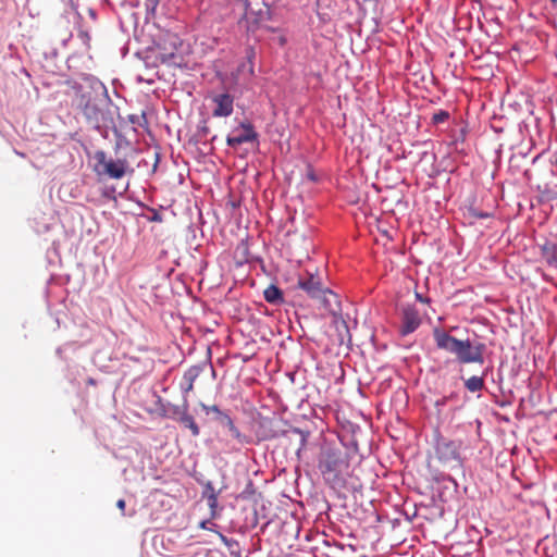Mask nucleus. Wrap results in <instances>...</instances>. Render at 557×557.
<instances>
[{
    "label": "nucleus",
    "mask_w": 557,
    "mask_h": 557,
    "mask_svg": "<svg viewBox=\"0 0 557 557\" xmlns=\"http://www.w3.org/2000/svg\"><path fill=\"white\" fill-rule=\"evenodd\" d=\"M433 336L436 347L454 355L459 363H484L485 344L481 342L472 343L468 338L465 341L458 339L440 329L434 330Z\"/></svg>",
    "instance_id": "obj_1"
},
{
    "label": "nucleus",
    "mask_w": 557,
    "mask_h": 557,
    "mask_svg": "<svg viewBox=\"0 0 557 557\" xmlns=\"http://www.w3.org/2000/svg\"><path fill=\"white\" fill-rule=\"evenodd\" d=\"M234 9L243 14L239 24L248 33L259 29L270 17V10L264 0H234Z\"/></svg>",
    "instance_id": "obj_2"
},
{
    "label": "nucleus",
    "mask_w": 557,
    "mask_h": 557,
    "mask_svg": "<svg viewBox=\"0 0 557 557\" xmlns=\"http://www.w3.org/2000/svg\"><path fill=\"white\" fill-rule=\"evenodd\" d=\"M94 158L96 160L95 172L99 176L120 180L125 174L134 172L126 159H113L102 150L96 151Z\"/></svg>",
    "instance_id": "obj_3"
},
{
    "label": "nucleus",
    "mask_w": 557,
    "mask_h": 557,
    "mask_svg": "<svg viewBox=\"0 0 557 557\" xmlns=\"http://www.w3.org/2000/svg\"><path fill=\"white\" fill-rule=\"evenodd\" d=\"M348 461L339 450L327 449L322 453L319 469L327 481H336L348 470Z\"/></svg>",
    "instance_id": "obj_4"
},
{
    "label": "nucleus",
    "mask_w": 557,
    "mask_h": 557,
    "mask_svg": "<svg viewBox=\"0 0 557 557\" xmlns=\"http://www.w3.org/2000/svg\"><path fill=\"white\" fill-rule=\"evenodd\" d=\"M101 100L89 99L83 109L87 122L96 129L108 128L112 123V117L108 108Z\"/></svg>",
    "instance_id": "obj_5"
},
{
    "label": "nucleus",
    "mask_w": 557,
    "mask_h": 557,
    "mask_svg": "<svg viewBox=\"0 0 557 557\" xmlns=\"http://www.w3.org/2000/svg\"><path fill=\"white\" fill-rule=\"evenodd\" d=\"M258 139V133L249 122H243L238 127L234 128L232 134L227 136L226 144L230 147H238L242 144L255 141Z\"/></svg>",
    "instance_id": "obj_6"
},
{
    "label": "nucleus",
    "mask_w": 557,
    "mask_h": 557,
    "mask_svg": "<svg viewBox=\"0 0 557 557\" xmlns=\"http://www.w3.org/2000/svg\"><path fill=\"white\" fill-rule=\"evenodd\" d=\"M461 447L460 441H450L446 438H441L436 443V455L441 461L444 463H449L453 461L459 462V450Z\"/></svg>",
    "instance_id": "obj_7"
},
{
    "label": "nucleus",
    "mask_w": 557,
    "mask_h": 557,
    "mask_svg": "<svg viewBox=\"0 0 557 557\" xmlns=\"http://www.w3.org/2000/svg\"><path fill=\"white\" fill-rule=\"evenodd\" d=\"M298 286L304 289L308 296L321 300L324 305L327 304L326 295H332L327 288H323L322 283L318 276L310 275L307 278H300Z\"/></svg>",
    "instance_id": "obj_8"
},
{
    "label": "nucleus",
    "mask_w": 557,
    "mask_h": 557,
    "mask_svg": "<svg viewBox=\"0 0 557 557\" xmlns=\"http://www.w3.org/2000/svg\"><path fill=\"white\" fill-rule=\"evenodd\" d=\"M421 324V318L417 308L412 305H406L401 308V324L399 333L403 336L411 334Z\"/></svg>",
    "instance_id": "obj_9"
},
{
    "label": "nucleus",
    "mask_w": 557,
    "mask_h": 557,
    "mask_svg": "<svg viewBox=\"0 0 557 557\" xmlns=\"http://www.w3.org/2000/svg\"><path fill=\"white\" fill-rule=\"evenodd\" d=\"M177 36L170 35L169 41L171 45L170 49H166L165 47H160L159 52L157 54V60H159L161 63L169 65V66H181L182 64V57L176 52L177 50Z\"/></svg>",
    "instance_id": "obj_10"
},
{
    "label": "nucleus",
    "mask_w": 557,
    "mask_h": 557,
    "mask_svg": "<svg viewBox=\"0 0 557 557\" xmlns=\"http://www.w3.org/2000/svg\"><path fill=\"white\" fill-rule=\"evenodd\" d=\"M215 108L212 111L214 117H226L233 113L234 98L228 94H219L212 97Z\"/></svg>",
    "instance_id": "obj_11"
},
{
    "label": "nucleus",
    "mask_w": 557,
    "mask_h": 557,
    "mask_svg": "<svg viewBox=\"0 0 557 557\" xmlns=\"http://www.w3.org/2000/svg\"><path fill=\"white\" fill-rule=\"evenodd\" d=\"M202 366L190 367L183 375L182 391L187 394L194 389V383L202 372Z\"/></svg>",
    "instance_id": "obj_12"
},
{
    "label": "nucleus",
    "mask_w": 557,
    "mask_h": 557,
    "mask_svg": "<svg viewBox=\"0 0 557 557\" xmlns=\"http://www.w3.org/2000/svg\"><path fill=\"white\" fill-rule=\"evenodd\" d=\"M542 258L550 267H557V245L550 242L541 247Z\"/></svg>",
    "instance_id": "obj_13"
},
{
    "label": "nucleus",
    "mask_w": 557,
    "mask_h": 557,
    "mask_svg": "<svg viewBox=\"0 0 557 557\" xmlns=\"http://www.w3.org/2000/svg\"><path fill=\"white\" fill-rule=\"evenodd\" d=\"M178 421L187 429L190 430L193 436H198L200 433V429L195 422V419L193 416H190L187 412V408L185 407L184 410L181 412Z\"/></svg>",
    "instance_id": "obj_14"
},
{
    "label": "nucleus",
    "mask_w": 557,
    "mask_h": 557,
    "mask_svg": "<svg viewBox=\"0 0 557 557\" xmlns=\"http://www.w3.org/2000/svg\"><path fill=\"white\" fill-rule=\"evenodd\" d=\"M264 299L273 305L283 302L282 290L275 285H269L263 292Z\"/></svg>",
    "instance_id": "obj_15"
},
{
    "label": "nucleus",
    "mask_w": 557,
    "mask_h": 557,
    "mask_svg": "<svg viewBox=\"0 0 557 557\" xmlns=\"http://www.w3.org/2000/svg\"><path fill=\"white\" fill-rule=\"evenodd\" d=\"M484 376H485V373H483L480 376L479 375L470 376L469 379H467L465 381L466 388L471 393L482 391L484 388Z\"/></svg>",
    "instance_id": "obj_16"
},
{
    "label": "nucleus",
    "mask_w": 557,
    "mask_h": 557,
    "mask_svg": "<svg viewBox=\"0 0 557 557\" xmlns=\"http://www.w3.org/2000/svg\"><path fill=\"white\" fill-rule=\"evenodd\" d=\"M219 421H220V423H222L223 425H225L228 429V431L231 432V434L234 438H236L239 442L244 441L245 437L242 435L239 430L235 426L232 418L227 413H221V419Z\"/></svg>",
    "instance_id": "obj_17"
},
{
    "label": "nucleus",
    "mask_w": 557,
    "mask_h": 557,
    "mask_svg": "<svg viewBox=\"0 0 557 557\" xmlns=\"http://www.w3.org/2000/svg\"><path fill=\"white\" fill-rule=\"evenodd\" d=\"M207 500H208V506L211 510V518L214 519L218 516V513H216L218 495H216L215 491L213 490V487L210 485H209V492H207Z\"/></svg>",
    "instance_id": "obj_18"
},
{
    "label": "nucleus",
    "mask_w": 557,
    "mask_h": 557,
    "mask_svg": "<svg viewBox=\"0 0 557 557\" xmlns=\"http://www.w3.org/2000/svg\"><path fill=\"white\" fill-rule=\"evenodd\" d=\"M449 119V113L444 110H440L438 112H435L432 116V122L434 124L444 123Z\"/></svg>",
    "instance_id": "obj_19"
},
{
    "label": "nucleus",
    "mask_w": 557,
    "mask_h": 557,
    "mask_svg": "<svg viewBox=\"0 0 557 557\" xmlns=\"http://www.w3.org/2000/svg\"><path fill=\"white\" fill-rule=\"evenodd\" d=\"M202 408H203V410H205L207 413H209V412H214V413H216V418H218V420H220V419H221V413H224L223 411H221V410L219 409V407H218L216 405H212V406L202 405Z\"/></svg>",
    "instance_id": "obj_20"
},
{
    "label": "nucleus",
    "mask_w": 557,
    "mask_h": 557,
    "mask_svg": "<svg viewBox=\"0 0 557 557\" xmlns=\"http://www.w3.org/2000/svg\"><path fill=\"white\" fill-rule=\"evenodd\" d=\"M210 524V521L209 520H203L199 523V528L203 529V530H210L212 531V528L209 527Z\"/></svg>",
    "instance_id": "obj_21"
},
{
    "label": "nucleus",
    "mask_w": 557,
    "mask_h": 557,
    "mask_svg": "<svg viewBox=\"0 0 557 557\" xmlns=\"http://www.w3.org/2000/svg\"><path fill=\"white\" fill-rule=\"evenodd\" d=\"M125 500L124 499H119L116 502V507L122 511V513L124 515V510H125Z\"/></svg>",
    "instance_id": "obj_22"
},
{
    "label": "nucleus",
    "mask_w": 557,
    "mask_h": 557,
    "mask_svg": "<svg viewBox=\"0 0 557 557\" xmlns=\"http://www.w3.org/2000/svg\"><path fill=\"white\" fill-rule=\"evenodd\" d=\"M416 298L421 302H429L428 298L422 297L420 294H416Z\"/></svg>",
    "instance_id": "obj_23"
},
{
    "label": "nucleus",
    "mask_w": 557,
    "mask_h": 557,
    "mask_svg": "<svg viewBox=\"0 0 557 557\" xmlns=\"http://www.w3.org/2000/svg\"><path fill=\"white\" fill-rule=\"evenodd\" d=\"M218 535L219 537L221 539V541L225 544H227V537L225 535H223L222 533L218 532Z\"/></svg>",
    "instance_id": "obj_24"
},
{
    "label": "nucleus",
    "mask_w": 557,
    "mask_h": 557,
    "mask_svg": "<svg viewBox=\"0 0 557 557\" xmlns=\"http://www.w3.org/2000/svg\"><path fill=\"white\" fill-rule=\"evenodd\" d=\"M88 12H89L90 16L95 20V18H96V12H95V10L89 9V11H88Z\"/></svg>",
    "instance_id": "obj_25"
},
{
    "label": "nucleus",
    "mask_w": 557,
    "mask_h": 557,
    "mask_svg": "<svg viewBox=\"0 0 557 557\" xmlns=\"http://www.w3.org/2000/svg\"><path fill=\"white\" fill-rule=\"evenodd\" d=\"M81 35L84 36L86 39H89V36L86 32H81Z\"/></svg>",
    "instance_id": "obj_26"
},
{
    "label": "nucleus",
    "mask_w": 557,
    "mask_h": 557,
    "mask_svg": "<svg viewBox=\"0 0 557 557\" xmlns=\"http://www.w3.org/2000/svg\"><path fill=\"white\" fill-rule=\"evenodd\" d=\"M88 382H89V384H95L92 379H90Z\"/></svg>",
    "instance_id": "obj_27"
},
{
    "label": "nucleus",
    "mask_w": 557,
    "mask_h": 557,
    "mask_svg": "<svg viewBox=\"0 0 557 557\" xmlns=\"http://www.w3.org/2000/svg\"><path fill=\"white\" fill-rule=\"evenodd\" d=\"M553 4H556L557 3V0H550Z\"/></svg>",
    "instance_id": "obj_28"
},
{
    "label": "nucleus",
    "mask_w": 557,
    "mask_h": 557,
    "mask_svg": "<svg viewBox=\"0 0 557 557\" xmlns=\"http://www.w3.org/2000/svg\"><path fill=\"white\" fill-rule=\"evenodd\" d=\"M555 165H557V157H556V160H555Z\"/></svg>",
    "instance_id": "obj_29"
}]
</instances>
